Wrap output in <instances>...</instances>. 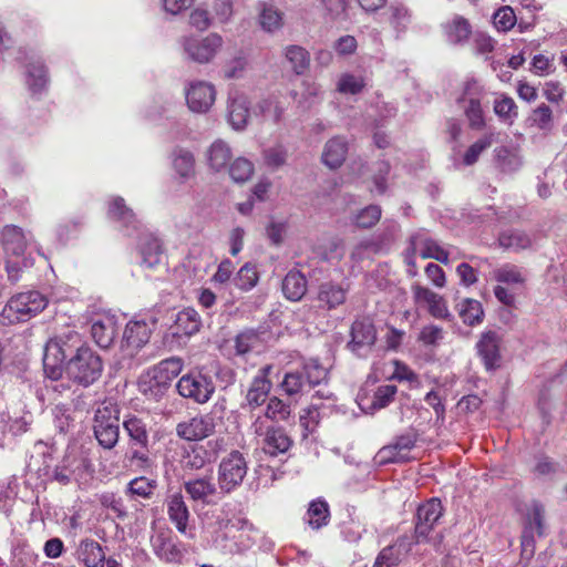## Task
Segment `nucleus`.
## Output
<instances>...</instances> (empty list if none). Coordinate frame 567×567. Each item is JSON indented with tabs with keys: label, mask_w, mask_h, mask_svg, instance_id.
<instances>
[{
	"label": "nucleus",
	"mask_w": 567,
	"mask_h": 567,
	"mask_svg": "<svg viewBox=\"0 0 567 567\" xmlns=\"http://www.w3.org/2000/svg\"><path fill=\"white\" fill-rule=\"evenodd\" d=\"M215 543L228 553H241L255 544L252 526L243 518L218 520Z\"/></svg>",
	"instance_id": "39448f33"
},
{
	"label": "nucleus",
	"mask_w": 567,
	"mask_h": 567,
	"mask_svg": "<svg viewBox=\"0 0 567 567\" xmlns=\"http://www.w3.org/2000/svg\"><path fill=\"white\" fill-rule=\"evenodd\" d=\"M399 224L394 220H385L383 224V228L372 235L374 241L379 244V248L382 251L384 248H389V246L394 241L395 236L399 231Z\"/></svg>",
	"instance_id": "6e6d98bb"
},
{
	"label": "nucleus",
	"mask_w": 567,
	"mask_h": 567,
	"mask_svg": "<svg viewBox=\"0 0 567 567\" xmlns=\"http://www.w3.org/2000/svg\"><path fill=\"white\" fill-rule=\"evenodd\" d=\"M123 427L130 437L131 445L150 447V426L144 419L128 415L123 422Z\"/></svg>",
	"instance_id": "cd10ccee"
},
{
	"label": "nucleus",
	"mask_w": 567,
	"mask_h": 567,
	"mask_svg": "<svg viewBox=\"0 0 567 567\" xmlns=\"http://www.w3.org/2000/svg\"><path fill=\"white\" fill-rule=\"evenodd\" d=\"M254 173V165L250 161L239 157L229 167L230 177L238 183L246 182Z\"/></svg>",
	"instance_id": "052dcab7"
},
{
	"label": "nucleus",
	"mask_w": 567,
	"mask_h": 567,
	"mask_svg": "<svg viewBox=\"0 0 567 567\" xmlns=\"http://www.w3.org/2000/svg\"><path fill=\"white\" fill-rule=\"evenodd\" d=\"M107 214L111 219L121 224L126 236L138 238L137 250L142 258V265L154 268L161 264L164 255L161 240L144 229L135 213L126 206L122 197H114L110 202Z\"/></svg>",
	"instance_id": "f257e3e1"
},
{
	"label": "nucleus",
	"mask_w": 567,
	"mask_h": 567,
	"mask_svg": "<svg viewBox=\"0 0 567 567\" xmlns=\"http://www.w3.org/2000/svg\"><path fill=\"white\" fill-rule=\"evenodd\" d=\"M167 515L176 529L188 538L194 537V528L189 526L190 513L181 493L172 494L166 499Z\"/></svg>",
	"instance_id": "dca6fc26"
},
{
	"label": "nucleus",
	"mask_w": 567,
	"mask_h": 567,
	"mask_svg": "<svg viewBox=\"0 0 567 567\" xmlns=\"http://www.w3.org/2000/svg\"><path fill=\"white\" fill-rule=\"evenodd\" d=\"M91 334L100 348H110L117 334L116 321L113 317H103L94 320L91 326Z\"/></svg>",
	"instance_id": "a878e982"
},
{
	"label": "nucleus",
	"mask_w": 567,
	"mask_h": 567,
	"mask_svg": "<svg viewBox=\"0 0 567 567\" xmlns=\"http://www.w3.org/2000/svg\"><path fill=\"white\" fill-rule=\"evenodd\" d=\"M288 150L282 144H275L262 151L264 164L272 169L277 171L287 163Z\"/></svg>",
	"instance_id": "79ce46f5"
},
{
	"label": "nucleus",
	"mask_w": 567,
	"mask_h": 567,
	"mask_svg": "<svg viewBox=\"0 0 567 567\" xmlns=\"http://www.w3.org/2000/svg\"><path fill=\"white\" fill-rule=\"evenodd\" d=\"M157 487L155 480L145 476L135 477L127 484L125 493L131 497H142L148 499Z\"/></svg>",
	"instance_id": "a19ab883"
},
{
	"label": "nucleus",
	"mask_w": 567,
	"mask_h": 567,
	"mask_svg": "<svg viewBox=\"0 0 567 567\" xmlns=\"http://www.w3.org/2000/svg\"><path fill=\"white\" fill-rule=\"evenodd\" d=\"M485 96L484 87L475 79H468L465 81L463 92L457 99L458 104L481 102Z\"/></svg>",
	"instance_id": "3c124183"
},
{
	"label": "nucleus",
	"mask_w": 567,
	"mask_h": 567,
	"mask_svg": "<svg viewBox=\"0 0 567 567\" xmlns=\"http://www.w3.org/2000/svg\"><path fill=\"white\" fill-rule=\"evenodd\" d=\"M1 246L6 257L8 279L16 284L24 269L31 268L34 259L28 251L29 239L22 228L6 225L1 230Z\"/></svg>",
	"instance_id": "f03ea898"
},
{
	"label": "nucleus",
	"mask_w": 567,
	"mask_h": 567,
	"mask_svg": "<svg viewBox=\"0 0 567 567\" xmlns=\"http://www.w3.org/2000/svg\"><path fill=\"white\" fill-rule=\"evenodd\" d=\"M502 337L495 331L483 332L476 343L477 354L487 371H495L502 365Z\"/></svg>",
	"instance_id": "4468645a"
},
{
	"label": "nucleus",
	"mask_w": 567,
	"mask_h": 567,
	"mask_svg": "<svg viewBox=\"0 0 567 567\" xmlns=\"http://www.w3.org/2000/svg\"><path fill=\"white\" fill-rule=\"evenodd\" d=\"M444 28L449 42L453 44L465 43L472 33L468 20L461 16H455Z\"/></svg>",
	"instance_id": "473e14b6"
},
{
	"label": "nucleus",
	"mask_w": 567,
	"mask_h": 567,
	"mask_svg": "<svg viewBox=\"0 0 567 567\" xmlns=\"http://www.w3.org/2000/svg\"><path fill=\"white\" fill-rule=\"evenodd\" d=\"M292 444L291 439L281 426H274L261 441V449L270 456L286 453Z\"/></svg>",
	"instance_id": "c85d7f7f"
},
{
	"label": "nucleus",
	"mask_w": 567,
	"mask_h": 567,
	"mask_svg": "<svg viewBox=\"0 0 567 567\" xmlns=\"http://www.w3.org/2000/svg\"><path fill=\"white\" fill-rule=\"evenodd\" d=\"M347 299V290L339 284L327 281L318 287L317 302L318 308L323 310H332L344 303Z\"/></svg>",
	"instance_id": "b1692460"
},
{
	"label": "nucleus",
	"mask_w": 567,
	"mask_h": 567,
	"mask_svg": "<svg viewBox=\"0 0 567 567\" xmlns=\"http://www.w3.org/2000/svg\"><path fill=\"white\" fill-rule=\"evenodd\" d=\"M464 114L468 121V125L473 130H482L485 126L484 113L481 102L461 104Z\"/></svg>",
	"instance_id": "bf43d9fd"
},
{
	"label": "nucleus",
	"mask_w": 567,
	"mask_h": 567,
	"mask_svg": "<svg viewBox=\"0 0 567 567\" xmlns=\"http://www.w3.org/2000/svg\"><path fill=\"white\" fill-rule=\"evenodd\" d=\"M284 55L296 75L305 74L310 66V53L302 47L291 44L284 49Z\"/></svg>",
	"instance_id": "2f4dec72"
},
{
	"label": "nucleus",
	"mask_w": 567,
	"mask_h": 567,
	"mask_svg": "<svg viewBox=\"0 0 567 567\" xmlns=\"http://www.w3.org/2000/svg\"><path fill=\"white\" fill-rule=\"evenodd\" d=\"M8 307L17 313L18 320H27L47 307V300L39 291H28L12 297Z\"/></svg>",
	"instance_id": "2eb2a0df"
},
{
	"label": "nucleus",
	"mask_w": 567,
	"mask_h": 567,
	"mask_svg": "<svg viewBox=\"0 0 567 567\" xmlns=\"http://www.w3.org/2000/svg\"><path fill=\"white\" fill-rule=\"evenodd\" d=\"M348 141L343 136H333L327 141L322 152V163L329 168L340 167L347 158Z\"/></svg>",
	"instance_id": "393cba45"
},
{
	"label": "nucleus",
	"mask_w": 567,
	"mask_h": 567,
	"mask_svg": "<svg viewBox=\"0 0 567 567\" xmlns=\"http://www.w3.org/2000/svg\"><path fill=\"white\" fill-rule=\"evenodd\" d=\"M389 22L398 33L404 32L411 22L409 9L401 3L390 6Z\"/></svg>",
	"instance_id": "c03bdc74"
},
{
	"label": "nucleus",
	"mask_w": 567,
	"mask_h": 567,
	"mask_svg": "<svg viewBox=\"0 0 567 567\" xmlns=\"http://www.w3.org/2000/svg\"><path fill=\"white\" fill-rule=\"evenodd\" d=\"M528 121L537 128L549 132L553 128V111L547 104L543 103L533 110Z\"/></svg>",
	"instance_id": "49530a36"
},
{
	"label": "nucleus",
	"mask_w": 567,
	"mask_h": 567,
	"mask_svg": "<svg viewBox=\"0 0 567 567\" xmlns=\"http://www.w3.org/2000/svg\"><path fill=\"white\" fill-rule=\"evenodd\" d=\"M184 361L178 357H171L162 360L148 371V388L145 393L151 392L154 398H159L168 390L172 381L182 372Z\"/></svg>",
	"instance_id": "1a4fd4ad"
},
{
	"label": "nucleus",
	"mask_w": 567,
	"mask_h": 567,
	"mask_svg": "<svg viewBox=\"0 0 567 567\" xmlns=\"http://www.w3.org/2000/svg\"><path fill=\"white\" fill-rule=\"evenodd\" d=\"M307 386L310 389L328 378V370L317 359H310L300 368Z\"/></svg>",
	"instance_id": "ea45409f"
},
{
	"label": "nucleus",
	"mask_w": 567,
	"mask_h": 567,
	"mask_svg": "<svg viewBox=\"0 0 567 567\" xmlns=\"http://www.w3.org/2000/svg\"><path fill=\"white\" fill-rule=\"evenodd\" d=\"M228 122L234 130H244L250 117L249 101L241 93H233L228 99Z\"/></svg>",
	"instance_id": "4be33fe9"
},
{
	"label": "nucleus",
	"mask_w": 567,
	"mask_h": 567,
	"mask_svg": "<svg viewBox=\"0 0 567 567\" xmlns=\"http://www.w3.org/2000/svg\"><path fill=\"white\" fill-rule=\"evenodd\" d=\"M69 380L73 383L87 388L95 383L102 375V358L89 346L80 350L72 359L63 365Z\"/></svg>",
	"instance_id": "20e7f679"
},
{
	"label": "nucleus",
	"mask_w": 567,
	"mask_h": 567,
	"mask_svg": "<svg viewBox=\"0 0 567 567\" xmlns=\"http://www.w3.org/2000/svg\"><path fill=\"white\" fill-rule=\"evenodd\" d=\"M48 81V71L42 63L28 65L27 84L32 94L41 93L47 87Z\"/></svg>",
	"instance_id": "58836bf2"
},
{
	"label": "nucleus",
	"mask_w": 567,
	"mask_h": 567,
	"mask_svg": "<svg viewBox=\"0 0 567 567\" xmlns=\"http://www.w3.org/2000/svg\"><path fill=\"white\" fill-rule=\"evenodd\" d=\"M330 509L326 501L318 498L309 504L307 511V523L312 529H320L328 525Z\"/></svg>",
	"instance_id": "c9c22d12"
},
{
	"label": "nucleus",
	"mask_w": 567,
	"mask_h": 567,
	"mask_svg": "<svg viewBox=\"0 0 567 567\" xmlns=\"http://www.w3.org/2000/svg\"><path fill=\"white\" fill-rule=\"evenodd\" d=\"M498 244L506 250L518 252L532 247L533 239L524 230L508 229L504 230L498 236Z\"/></svg>",
	"instance_id": "7c9ffc66"
},
{
	"label": "nucleus",
	"mask_w": 567,
	"mask_h": 567,
	"mask_svg": "<svg viewBox=\"0 0 567 567\" xmlns=\"http://www.w3.org/2000/svg\"><path fill=\"white\" fill-rule=\"evenodd\" d=\"M516 22V14L509 6L498 8L493 14V23L498 31L507 32L515 27Z\"/></svg>",
	"instance_id": "de8ad7c7"
},
{
	"label": "nucleus",
	"mask_w": 567,
	"mask_h": 567,
	"mask_svg": "<svg viewBox=\"0 0 567 567\" xmlns=\"http://www.w3.org/2000/svg\"><path fill=\"white\" fill-rule=\"evenodd\" d=\"M444 339V330L436 324L424 326L419 334L417 340L426 347H436Z\"/></svg>",
	"instance_id": "680f3d73"
},
{
	"label": "nucleus",
	"mask_w": 567,
	"mask_h": 567,
	"mask_svg": "<svg viewBox=\"0 0 567 567\" xmlns=\"http://www.w3.org/2000/svg\"><path fill=\"white\" fill-rule=\"evenodd\" d=\"M258 272L254 265L247 262L237 272L234 284L243 291L252 289L258 282Z\"/></svg>",
	"instance_id": "a18cd8bd"
},
{
	"label": "nucleus",
	"mask_w": 567,
	"mask_h": 567,
	"mask_svg": "<svg viewBox=\"0 0 567 567\" xmlns=\"http://www.w3.org/2000/svg\"><path fill=\"white\" fill-rule=\"evenodd\" d=\"M120 410L112 402H103L94 414L93 431L99 444L112 450L120 439Z\"/></svg>",
	"instance_id": "423d86ee"
},
{
	"label": "nucleus",
	"mask_w": 567,
	"mask_h": 567,
	"mask_svg": "<svg viewBox=\"0 0 567 567\" xmlns=\"http://www.w3.org/2000/svg\"><path fill=\"white\" fill-rule=\"evenodd\" d=\"M218 33H209L204 39L185 38L183 47L188 58L198 63H208L223 45Z\"/></svg>",
	"instance_id": "9b49d317"
},
{
	"label": "nucleus",
	"mask_w": 567,
	"mask_h": 567,
	"mask_svg": "<svg viewBox=\"0 0 567 567\" xmlns=\"http://www.w3.org/2000/svg\"><path fill=\"white\" fill-rule=\"evenodd\" d=\"M284 296L290 301H299L306 295L308 281L305 275L297 269L288 271L281 285Z\"/></svg>",
	"instance_id": "c756f323"
},
{
	"label": "nucleus",
	"mask_w": 567,
	"mask_h": 567,
	"mask_svg": "<svg viewBox=\"0 0 567 567\" xmlns=\"http://www.w3.org/2000/svg\"><path fill=\"white\" fill-rule=\"evenodd\" d=\"M300 426L303 429V437L313 433L320 422L319 406L312 403L309 408L303 409L299 416Z\"/></svg>",
	"instance_id": "603ef678"
},
{
	"label": "nucleus",
	"mask_w": 567,
	"mask_h": 567,
	"mask_svg": "<svg viewBox=\"0 0 567 567\" xmlns=\"http://www.w3.org/2000/svg\"><path fill=\"white\" fill-rule=\"evenodd\" d=\"M270 370L271 367L266 365L261 368L252 379L246 394V402L250 409H256L267 401L272 386L271 381L268 379Z\"/></svg>",
	"instance_id": "6ab92c4d"
},
{
	"label": "nucleus",
	"mask_w": 567,
	"mask_h": 567,
	"mask_svg": "<svg viewBox=\"0 0 567 567\" xmlns=\"http://www.w3.org/2000/svg\"><path fill=\"white\" fill-rule=\"evenodd\" d=\"M419 434L414 429L408 430L405 433L394 437L392 445L403 460L409 461L408 453L415 446Z\"/></svg>",
	"instance_id": "09e8293b"
},
{
	"label": "nucleus",
	"mask_w": 567,
	"mask_h": 567,
	"mask_svg": "<svg viewBox=\"0 0 567 567\" xmlns=\"http://www.w3.org/2000/svg\"><path fill=\"white\" fill-rule=\"evenodd\" d=\"M265 331L258 329H245L234 339L236 355L244 357L252 351H259L265 344Z\"/></svg>",
	"instance_id": "bb28decb"
},
{
	"label": "nucleus",
	"mask_w": 567,
	"mask_h": 567,
	"mask_svg": "<svg viewBox=\"0 0 567 567\" xmlns=\"http://www.w3.org/2000/svg\"><path fill=\"white\" fill-rule=\"evenodd\" d=\"M391 166L386 161H379L375 163L374 173L372 176L373 184L378 194L383 195L388 189L386 179L390 174Z\"/></svg>",
	"instance_id": "0e129e2a"
},
{
	"label": "nucleus",
	"mask_w": 567,
	"mask_h": 567,
	"mask_svg": "<svg viewBox=\"0 0 567 567\" xmlns=\"http://www.w3.org/2000/svg\"><path fill=\"white\" fill-rule=\"evenodd\" d=\"M151 328L144 320L130 321L124 330L123 347L130 351V354L143 348L151 338Z\"/></svg>",
	"instance_id": "412c9836"
},
{
	"label": "nucleus",
	"mask_w": 567,
	"mask_h": 567,
	"mask_svg": "<svg viewBox=\"0 0 567 567\" xmlns=\"http://www.w3.org/2000/svg\"><path fill=\"white\" fill-rule=\"evenodd\" d=\"M215 97L214 85L204 81L190 83L186 90L187 106L194 113L208 112L215 102Z\"/></svg>",
	"instance_id": "f3484780"
},
{
	"label": "nucleus",
	"mask_w": 567,
	"mask_h": 567,
	"mask_svg": "<svg viewBox=\"0 0 567 567\" xmlns=\"http://www.w3.org/2000/svg\"><path fill=\"white\" fill-rule=\"evenodd\" d=\"M495 114L503 120H513L517 116V105L509 96H503L494 102Z\"/></svg>",
	"instance_id": "69168bd1"
},
{
	"label": "nucleus",
	"mask_w": 567,
	"mask_h": 567,
	"mask_svg": "<svg viewBox=\"0 0 567 567\" xmlns=\"http://www.w3.org/2000/svg\"><path fill=\"white\" fill-rule=\"evenodd\" d=\"M215 417L210 413L196 415L176 425V434L186 441H199L215 432Z\"/></svg>",
	"instance_id": "ddd939ff"
},
{
	"label": "nucleus",
	"mask_w": 567,
	"mask_h": 567,
	"mask_svg": "<svg viewBox=\"0 0 567 567\" xmlns=\"http://www.w3.org/2000/svg\"><path fill=\"white\" fill-rule=\"evenodd\" d=\"M350 337L347 347L357 355H365L377 341V329L369 318L357 319L351 324Z\"/></svg>",
	"instance_id": "f8f14e48"
},
{
	"label": "nucleus",
	"mask_w": 567,
	"mask_h": 567,
	"mask_svg": "<svg viewBox=\"0 0 567 567\" xmlns=\"http://www.w3.org/2000/svg\"><path fill=\"white\" fill-rule=\"evenodd\" d=\"M290 405L274 396L268 401L265 416L271 421H285L290 416Z\"/></svg>",
	"instance_id": "864d4df0"
},
{
	"label": "nucleus",
	"mask_w": 567,
	"mask_h": 567,
	"mask_svg": "<svg viewBox=\"0 0 567 567\" xmlns=\"http://www.w3.org/2000/svg\"><path fill=\"white\" fill-rule=\"evenodd\" d=\"M173 164L182 177H189L194 173L195 159L189 151L183 148L175 151Z\"/></svg>",
	"instance_id": "8fccbe9b"
},
{
	"label": "nucleus",
	"mask_w": 567,
	"mask_h": 567,
	"mask_svg": "<svg viewBox=\"0 0 567 567\" xmlns=\"http://www.w3.org/2000/svg\"><path fill=\"white\" fill-rule=\"evenodd\" d=\"M254 114L256 116H261L264 121H269L274 124H277L282 117L284 107L275 99H264L259 101L255 106Z\"/></svg>",
	"instance_id": "4c0bfd02"
},
{
	"label": "nucleus",
	"mask_w": 567,
	"mask_h": 567,
	"mask_svg": "<svg viewBox=\"0 0 567 567\" xmlns=\"http://www.w3.org/2000/svg\"><path fill=\"white\" fill-rule=\"evenodd\" d=\"M456 310L463 323L475 326L482 322L484 310L482 303L475 299L465 298L456 305Z\"/></svg>",
	"instance_id": "72a5a7b5"
},
{
	"label": "nucleus",
	"mask_w": 567,
	"mask_h": 567,
	"mask_svg": "<svg viewBox=\"0 0 567 567\" xmlns=\"http://www.w3.org/2000/svg\"><path fill=\"white\" fill-rule=\"evenodd\" d=\"M231 156L229 145L221 140L215 141L207 152L208 164L216 172L225 168Z\"/></svg>",
	"instance_id": "e433bc0d"
},
{
	"label": "nucleus",
	"mask_w": 567,
	"mask_h": 567,
	"mask_svg": "<svg viewBox=\"0 0 567 567\" xmlns=\"http://www.w3.org/2000/svg\"><path fill=\"white\" fill-rule=\"evenodd\" d=\"M413 249L420 248V256L424 259L432 258L442 264H449V252L436 240L427 236L425 229L415 231L410 239Z\"/></svg>",
	"instance_id": "aec40b11"
},
{
	"label": "nucleus",
	"mask_w": 567,
	"mask_h": 567,
	"mask_svg": "<svg viewBox=\"0 0 567 567\" xmlns=\"http://www.w3.org/2000/svg\"><path fill=\"white\" fill-rule=\"evenodd\" d=\"M181 396L192 400L197 404L207 403L215 393V384L212 377L200 371H189L176 383Z\"/></svg>",
	"instance_id": "6e6552de"
},
{
	"label": "nucleus",
	"mask_w": 567,
	"mask_h": 567,
	"mask_svg": "<svg viewBox=\"0 0 567 567\" xmlns=\"http://www.w3.org/2000/svg\"><path fill=\"white\" fill-rule=\"evenodd\" d=\"M493 143L492 135L483 136L482 138L477 140L474 144H472L467 151L465 152L463 162L465 165H473L477 162L480 155L491 147Z\"/></svg>",
	"instance_id": "e2e57ef3"
},
{
	"label": "nucleus",
	"mask_w": 567,
	"mask_h": 567,
	"mask_svg": "<svg viewBox=\"0 0 567 567\" xmlns=\"http://www.w3.org/2000/svg\"><path fill=\"white\" fill-rule=\"evenodd\" d=\"M75 555L76 559L85 567H105V551L103 547L92 538L80 540Z\"/></svg>",
	"instance_id": "5701e85b"
},
{
	"label": "nucleus",
	"mask_w": 567,
	"mask_h": 567,
	"mask_svg": "<svg viewBox=\"0 0 567 567\" xmlns=\"http://www.w3.org/2000/svg\"><path fill=\"white\" fill-rule=\"evenodd\" d=\"M281 386L289 395L301 393L308 388L300 369L286 373Z\"/></svg>",
	"instance_id": "5fc2aeb1"
},
{
	"label": "nucleus",
	"mask_w": 567,
	"mask_h": 567,
	"mask_svg": "<svg viewBox=\"0 0 567 567\" xmlns=\"http://www.w3.org/2000/svg\"><path fill=\"white\" fill-rule=\"evenodd\" d=\"M186 494L194 501L202 504H210L218 494L212 473L202 477L189 478L184 482Z\"/></svg>",
	"instance_id": "a211bd4d"
},
{
	"label": "nucleus",
	"mask_w": 567,
	"mask_h": 567,
	"mask_svg": "<svg viewBox=\"0 0 567 567\" xmlns=\"http://www.w3.org/2000/svg\"><path fill=\"white\" fill-rule=\"evenodd\" d=\"M496 158L503 172H514L522 165L520 156L507 147L496 150Z\"/></svg>",
	"instance_id": "13d9d810"
},
{
	"label": "nucleus",
	"mask_w": 567,
	"mask_h": 567,
	"mask_svg": "<svg viewBox=\"0 0 567 567\" xmlns=\"http://www.w3.org/2000/svg\"><path fill=\"white\" fill-rule=\"evenodd\" d=\"M200 327L202 320L195 309L186 308L178 312L175 321L176 333L193 336L199 331Z\"/></svg>",
	"instance_id": "f704fd0d"
},
{
	"label": "nucleus",
	"mask_w": 567,
	"mask_h": 567,
	"mask_svg": "<svg viewBox=\"0 0 567 567\" xmlns=\"http://www.w3.org/2000/svg\"><path fill=\"white\" fill-rule=\"evenodd\" d=\"M382 209L379 205H368L360 209L353 217V224L362 229H370L377 225L381 218Z\"/></svg>",
	"instance_id": "37998d69"
},
{
	"label": "nucleus",
	"mask_w": 567,
	"mask_h": 567,
	"mask_svg": "<svg viewBox=\"0 0 567 567\" xmlns=\"http://www.w3.org/2000/svg\"><path fill=\"white\" fill-rule=\"evenodd\" d=\"M381 250L379 244H377L373 237H368L355 244L351 250V259L361 261L369 258L371 255L379 254Z\"/></svg>",
	"instance_id": "4d7b16f0"
},
{
	"label": "nucleus",
	"mask_w": 567,
	"mask_h": 567,
	"mask_svg": "<svg viewBox=\"0 0 567 567\" xmlns=\"http://www.w3.org/2000/svg\"><path fill=\"white\" fill-rule=\"evenodd\" d=\"M443 505L439 498H431L419 505L414 518V539L416 543L427 542L430 533L443 516Z\"/></svg>",
	"instance_id": "9d476101"
},
{
	"label": "nucleus",
	"mask_w": 567,
	"mask_h": 567,
	"mask_svg": "<svg viewBox=\"0 0 567 567\" xmlns=\"http://www.w3.org/2000/svg\"><path fill=\"white\" fill-rule=\"evenodd\" d=\"M248 465L243 453L231 451L218 465V488L229 494L239 487L247 475Z\"/></svg>",
	"instance_id": "0eeeda50"
},
{
	"label": "nucleus",
	"mask_w": 567,
	"mask_h": 567,
	"mask_svg": "<svg viewBox=\"0 0 567 567\" xmlns=\"http://www.w3.org/2000/svg\"><path fill=\"white\" fill-rule=\"evenodd\" d=\"M87 344L81 334L70 330L50 340L44 349L43 370L48 378L58 380L62 377L63 365Z\"/></svg>",
	"instance_id": "7ed1b4c3"
},
{
	"label": "nucleus",
	"mask_w": 567,
	"mask_h": 567,
	"mask_svg": "<svg viewBox=\"0 0 567 567\" xmlns=\"http://www.w3.org/2000/svg\"><path fill=\"white\" fill-rule=\"evenodd\" d=\"M399 563L400 554L395 550V546H388L379 553L373 567H394Z\"/></svg>",
	"instance_id": "774afa93"
},
{
	"label": "nucleus",
	"mask_w": 567,
	"mask_h": 567,
	"mask_svg": "<svg viewBox=\"0 0 567 567\" xmlns=\"http://www.w3.org/2000/svg\"><path fill=\"white\" fill-rule=\"evenodd\" d=\"M396 386L393 384L381 385L377 389L372 400V406L374 409H383L393 401L396 394Z\"/></svg>",
	"instance_id": "338daca9"
}]
</instances>
